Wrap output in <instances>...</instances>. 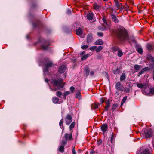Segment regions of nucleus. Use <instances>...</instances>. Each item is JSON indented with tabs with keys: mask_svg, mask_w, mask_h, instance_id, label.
<instances>
[{
	"mask_svg": "<svg viewBox=\"0 0 154 154\" xmlns=\"http://www.w3.org/2000/svg\"><path fill=\"white\" fill-rule=\"evenodd\" d=\"M98 107V105L97 104H95L94 105V108L95 109H97Z\"/></svg>",
	"mask_w": 154,
	"mask_h": 154,
	"instance_id": "nucleus-51",
	"label": "nucleus"
},
{
	"mask_svg": "<svg viewBox=\"0 0 154 154\" xmlns=\"http://www.w3.org/2000/svg\"><path fill=\"white\" fill-rule=\"evenodd\" d=\"M146 46L147 49L149 50H151L152 48V46L150 44H147Z\"/></svg>",
	"mask_w": 154,
	"mask_h": 154,
	"instance_id": "nucleus-40",
	"label": "nucleus"
},
{
	"mask_svg": "<svg viewBox=\"0 0 154 154\" xmlns=\"http://www.w3.org/2000/svg\"><path fill=\"white\" fill-rule=\"evenodd\" d=\"M95 152L94 151H91L90 152V154H94Z\"/></svg>",
	"mask_w": 154,
	"mask_h": 154,
	"instance_id": "nucleus-57",
	"label": "nucleus"
},
{
	"mask_svg": "<svg viewBox=\"0 0 154 154\" xmlns=\"http://www.w3.org/2000/svg\"><path fill=\"white\" fill-rule=\"evenodd\" d=\"M88 47V45H84L81 47V48L83 50H85L87 49Z\"/></svg>",
	"mask_w": 154,
	"mask_h": 154,
	"instance_id": "nucleus-38",
	"label": "nucleus"
},
{
	"mask_svg": "<svg viewBox=\"0 0 154 154\" xmlns=\"http://www.w3.org/2000/svg\"><path fill=\"white\" fill-rule=\"evenodd\" d=\"M103 48V47L102 46H99L97 48L95 51L96 52H99L100 51H101Z\"/></svg>",
	"mask_w": 154,
	"mask_h": 154,
	"instance_id": "nucleus-26",
	"label": "nucleus"
},
{
	"mask_svg": "<svg viewBox=\"0 0 154 154\" xmlns=\"http://www.w3.org/2000/svg\"><path fill=\"white\" fill-rule=\"evenodd\" d=\"M62 145H65V144L66 143V142L64 140H62Z\"/></svg>",
	"mask_w": 154,
	"mask_h": 154,
	"instance_id": "nucleus-53",
	"label": "nucleus"
},
{
	"mask_svg": "<svg viewBox=\"0 0 154 154\" xmlns=\"http://www.w3.org/2000/svg\"><path fill=\"white\" fill-rule=\"evenodd\" d=\"M104 1H107V0H103Z\"/></svg>",
	"mask_w": 154,
	"mask_h": 154,
	"instance_id": "nucleus-63",
	"label": "nucleus"
},
{
	"mask_svg": "<svg viewBox=\"0 0 154 154\" xmlns=\"http://www.w3.org/2000/svg\"><path fill=\"white\" fill-rule=\"evenodd\" d=\"M119 91H116V94H117L118 95H119Z\"/></svg>",
	"mask_w": 154,
	"mask_h": 154,
	"instance_id": "nucleus-58",
	"label": "nucleus"
},
{
	"mask_svg": "<svg viewBox=\"0 0 154 154\" xmlns=\"http://www.w3.org/2000/svg\"><path fill=\"white\" fill-rule=\"evenodd\" d=\"M97 34L99 37H102L103 36V34L102 32H98L97 33Z\"/></svg>",
	"mask_w": 154,
	"mask_h": 154,
	"instance_id": "nucleus-44",
	"label": "nucleus"
},
{
	"mask_svg": "<svg viewBox=\"0 0 154 154\" xmlns=\"http://www.w3.org/2000/svg\"><path fill=\"white\" fill-rule=\"evenodd\" d=\"M152 143V144L153 145V146L154 147V137L153 139Z\"/></svg>",
	"mask_w": 154,
	"mask_h": 154,
	"instance_id": "nucleus-59",
	"label": "nucleus"
},
{
	"mask_svg": "<svg viewBox=\"0 0 154 154\" xmlns=\"http://www.w3.org/2000/svg\"><path fill=\"white\" fill-rule=\"evenodd\" d=\"M121 5V4L119 3L117 1H115V6L117 8H120Z\"/></svg>",
	"mask_w": 154,
	"mask_h": 154,
	"instance_id": "nucleus-25",
	"label": "nucleus"
},
{
	"mask_svg": "<svg viewBox=\"0 0 154 154\" xmlns=\"http://www.w3.org/2000/svg\"><path fill=\"white\" fill-rule=\"evenodd\" d=\"M97 47L96 46H91L90 48L89 49L91 51H94L95 49H96Z\"/></svg>",
	"mask_w": 154,
	"mask_h": 154,
	"instance_id": "nucleus-37",
	"label": "nucleus"
},
{
	"mask_svg": "<svg viewBox=\"0 0 154 154\" xmlns=\"http://www.w3.org/2000/svg\"><path fill=\"white\" fill-rule=\"evenodd\" d=\"M111 49L114 53H116L117 52V54L119 57H121L123 55V53L119 47L114 46Z\"/></svg>",
	"mask_w": 154,
	"mask_h": 154,
	"instance_id": "nucleus-3",
	"label": "nucleus"
},
{
	"mask_svg": "<svg viewBox=\"0 0 154 154\" xmlns=\"http://www.w3.org/2000/svg\"><path fill=\"white\" fill-rule=\"evenodd\" d=\"M84 71L87 76L88 75L89 72V69L88 67H85L84 69Z\"/></svg>",
	"mask_w": 154,
	"mask_h": 154,
	"instance_id": "nucleus-23",
	"label": "nucleus"
},
{
	"mask_svg": "<svg viewBox=\"0 0 154 154\" xmlns=\"http://www.w3.org/2000/svg\"><path fill=\"white\" fill-rule=\"evenodd\" d=\"M83 33V30L81 28H79L76 29V33L78 35H81Z\"/></svg>",
	"mask_w": 154,
	"mask_h": 154,
	"instance_id": "nucleus-14",
	"label": "nucleus"
},
{
	"mask_svg": "<svg viewBox=\"0 0 154 154\" xmlns=\"http://www.w3.org/2000/svg\"><path fill=\"white\" fill-rule=\"evenodd\" d=\"M145 134L146 137L148 138L151 137L152 134V130L149 129L146 131V132H145Z\"/></svg>",
	"mask_w": 154,
	"mask_h": 154,
	"instance_id": "nucleus-9",
	"label": "nucleus"
},
{
	"mask_svg": "<svg viewBox=\"0 0 154 154\" xmlns=\"http://www.w3.org/2000/svg\"><path fill=\"white\" fill-rule=\"evenodd\" d=\"M100 101L101 104L103 103L104 101V100L103 99V98H101L100 100Z\"/></svg>",
	"mask_w": 154,
	"mask_h": 154,
	"instance_id": "nucleus-49",
	"label": "nucleus"
},
{
	"mask_svg": "<svg viewBox=\"0 0 154 154\" xmlns=\"http://www.w3.org/2000/svg\"><path fill=\"white\" fill-rule=\"evenodd\" d=\"M148 69V68L147 67H145L143 69V70L144 71H146Z\"/></svg>",
	"mask_w": 154,
	"mask_h": 154,
	"instance_id": "nucleus-50",
	"label": "nucleus"
},
{
	"mask_svg": "<svg viewBox=\"0 0 154 154\" xmlns=\"http://www.w3.org/2000/svg\"><path fill=\"white\" fill-rule=\"evenodd\" d=\"M144 71L143 70V69L141 70V71L139 73V74L140 75H141L142 74L143 72Z\"/></svg>",
	"mask_w": 154,
	"mask_h": 154,
	"instance_id": "nucleus-52",
	"label": "nucleus"
},
{
	"mask_svg": "<svg viewBox=\"0 0 154 154\" xmlns=\"http://www.w3.org/2000/svg\"><path fill=\"white\" fill-rule=\"evenodd\" d=\"M103 41L100 39L97 40L95 42V45H103Z\"/></svg>",
	"mask_w": 154,
	"mask_h": 154,
	"instance_id": "nucleus-15",
	"label": "nucleus"
},
{
	"mask_svg": "<svg viewBox=\"0 0 154 154\" xmlns=\"http://www.w3.org/2000/svg\"><path fill=\"white\" fill-rule=\"evenodd\" d=\"M75 125V123L74 122H72L69 126V128L70 130L73 128Z\"/></svg>",
	"mask_w": 154,
	"mask_h": 154,
	"instance_id": "nucleus-34",
	"label": "nucleus"
},
{
	"mask_svg": "<svg viewBox=\"0 0 154 154\" xmlns=\"http://www.w3.org/2000/svg\"><path fill=\"white\" fill-rule=\"evenodd\" d=\"M72 133H70L69 134L67 133H66L65 134L64 137L66 140H71L72 137Z\"/></svg>",
	"mask_w": 154,
	"mask_h": 154,
	"instance_id": "nucleus-11",
	"label": "nucleus"
},
{
	"mask_svg": "<svg viewBox=\"0 0 154 154\" xmlns=\"http://www.w3.org/2000/svg\"><path fill=\"white\" fill-rule=\"evenodd\" d=\"M71 13V10L68 9L67 11L66 14H70Z\"/></svg>",
	"mask_w": 154,
	"mask_h": 154,
	"instance_id": "nucleus-47",
	"label": "nucleus"
},
{
	"mask_svg": "<svg viewBox=\"0 0 154 154\" xmlns=\"http://www.w3.org/2000/svg\"><path fill=\"white\" fill-rule=\"evenodd\" d=\"M108 108H106V106H105V110L106 111L108 110Z\"/></svg>",
	"mask_w": 154,
	"mask_h": 154,
	"instance_id": "nucleus-61",
	"label": "nucleus"
},
{
	"mask_svg": "<svg viewBox=\"0 0 154 154\" xmlns=\"http://www.w3.org/2000/svg\"><path fill=\"white\" fill-rule=\"evenodd\" d=\"M92 55V54L91 53H88L87 54L83 56L81 59V60L83 61L85 60L86 59L88 58L89 56H91Z\"/></svg>",
	"mask_w": 154,
	"mask_h": 154,
	"instance_id": "nucleus-12",
	"label": "nucleus"
},
{
	"mask_svg": "<svg viewBox=\"0 0 154 154\" xmlns=\"http://www.w3.org/2000/svg\"><path fill=\"white\" fill-rule=\"evenodd\" d=\"M59 101V99L57 97H54L52 98L53 102L54 104H57Z\"/></svg>",
	"mask_w": 154,
	"mask_h": 154,
	"instance_id": "nucleus-18",
	"label": "nucleus"
},
{
	"mask_svg": "<svg viewBox=\"0 0 154 154\" xmlns=\"http://www.w3.org/2000/svg\"><path fill=\"white\" fill-rule=\"evenodd\" d=\"M76 97L79 100H80L81 99V96L80 91H78L77 92L76 94Z\"/></svg>",
	"mask_w": 154,
	"mask_h": 154,
	"instance_id": "nucleus-21",
	"label": "nucleus"
},
{
	"mask_svg": "<svg viewBox=\"0 0 154 154\" xmlns=\"http://www.w3.org/2000/svg\"><path fill=\"white\" fill-rule=\"evenodd\" d=\"M143 154H150V152L146 150H145L143 152Z\"/></svg>",
	"mask_w": 154,
	"mask_h": 154,
	"instance_id": "nucleus-41",
	"label": "nucleus"
},
{
	"mask_svg": "<svg viewBox=\"0 0 154 154\" xmlns=\"http://www.w3.org/2000/svg\"><path fill=\"white\" fill-rule=\"evenodd\" d=\"M141 66L140 65L136 64L134 66V69L136 70V72H137L140 70Z\"/></svg>",
	"mask_w": 154,
	"mask_h": 154,
	"instance_id": "nucleus-20",
	"label": "nucleus"
},
{
	"mask_svg": "<svg viewBox=\"0 0 154 154\" xmlns=\"http://www.w3.org/2000/svg\"><path fill=\"white\" fill-rule=\"evenodd\" d=\"M110 141L112 143H113L114 141V137L113 136H112L111 137Z\"/></svg>",
	"mask_w": 154,
	"mask_h": 154,
	"instance_id": "nucleus-46",
	"label": "nucleus"
},
{
	"mask_svg": "<svg viewBox=\"0 0 154 154\" xmlns=\"http://www.w3.org/2000/svg\"><path fill=\"white\" fill-rule=\"evenodd\" d=\"M41 42L42 44L41 45V47L43 49H46L47 48L48 46L50 45L49 42L48 41H46L43 39H42L41 41L39 40L38 42Z\"/></svg>",
	"mask_w": 154,
	"mask_h": 154,
	"instance_id": "nucleus-5",
	"label": "nucleus"
},
{
	"mask_svg": "<svg viewBox=\"0 0 154 154\" xmlns=\"http://www.w3.org/2000/svg\"><path fill=\"white\" fill-rule=\"evenodd\" d=\"M62 82V79H59L58 80L56 79L53 80L51 82V83L54 85L58 87V88L57 89L54 88L53 89L50 87V88L52 91H56L57 90H60V88H63L64 86V85L63 84H61Z\"/></svg>",
	"mask_w": 154,
	"mask_h": 154,
	"instance_id": "nucleus-2",
	"label": "nucleus"
},
{
	"mask_svg": "<svg viewBox=\"0 0 154 154\" xmlns=\"http://www.w3.org/2000/svg\"><path fill=\"white\" fill-rule=\"evenodd\" d=\"M87 42L89 43L91 42L93 40V37L91 34H89L87 36Z\"/></svg>",
	"mask_w": 154,
	"mask_h": 154,
	"instance_id": "nucleus-13",
	"label": "nucleus"
},
{
	"mask_svg": "<svg viewBox=\"0 0 154 154\" xmlns=\"http://www.w3.org/2000/svg\"><path fill=\"white\" fill-rule=\"evenodd\" d=\"M63 121L62 119L59 122V125L60 128H63Z\"/></svg>",
	"mask_w": 154,
	"mask_h": 154,
	"instance_id": "nucleus-30",
	"label": "nucleus"
},
{
	"mask_svg": "<svg viewBox=\"0 0 154 154\" xmlns=\"http://www.w3.org/2000/svg\"><path fill=\"white\" fill-rule=\"evenodd\" d=\"M64 145H62L60 147L59 150L60 152H62L64 151Z\"/></svg>",
	"mask_w": 154,
	"mask_h": 154,
	"instance_id": "nucleus-32",
	"label": "nucleus"
},
{
	"mask_svg": "<svg viewBox=\"0 0 154 154\" xmlns=\"http://www.w3.org/2000/svg\"><path fill=\"white\" fill-rule=\"evenodd\" d=\"M137 85L138 88H142L144 86V85L142 84H138Z\"/></svg>",
	"mask_w": 154,
	"mask_h": 154,
	"instance_id": "nucleus-36",
	"label": "nucleus"
},
{
	"mask_svg": "<svg viewBox=\"0 0 154 154\" xmlns=\"http://www.w3.org/2000/svg\"><path fill=\"white\" fill-rule=\"evenodd\" d=\"M113 20L116 23H118L119 22L117 18L115 16L113 15L112 17Z\"/></svg>",
	"mask_w": 154,
	"mask_h": 154,
	"instance_id": "nucleus-27",
	"label": "nucleus"
},
{
	"mask_svg": "<svg viewBox=\"0 0 154 154\" xmlns=\"http://www.w3.org/2000/svg\"><path fill=\"white\" fill-rule=\"evenodd\" d=\"M126 78V75L125 73H123L120 76V80L121 81L125 80Z\"/></svg>",
	"mask_w": 154,
	"mask_h": 154,
	"instance_id": "nucleus-16",
	"label": "nucleus"
},
{
	"mask_svg": "<svg viewBox=\"0 0 154 154\" xmlns=\"http://www.w3.org/2000/svg\"><path fill=\"white\" fill-rule=\"evenodd\" d=\"M150 94H154V88H152L150 89Z\"/></svg>",
	"mask_w": 154,
	"mask_h": 154,
	"instance_id": "nucleus-42",
	"label": "nucleus"
},
{
	"mask_svg": "<svg viewBox=\"0 0 154 154\" xmlns=\"http://www.w3.org/2000/svg\"><path fill=\"white\" fill-rule=\"evenodd\" d=\"M93 17V13H89L87 15V18L88 20H91Z\"/></svg>",
	"mask_w": 154,
	"mask_h": 154,
	"instance_id": "nucleus-19",
	"label": "nucleus"
},
{
	"mask_svg": "<svg viewBox=\"0 0 154 154\" xmlns=\"http://www.w3.org/2000/svg\"><path fill=\"white\" fill-rule=\"evenodd\" d=\"M33 26L34 27H35L38 26V24L36 23L35 24H34L33 23H32Z\"/></svg>",
	"mask_w": 154,
	"mask_h": 154,
	"instance_id": "nucleus-55",
	"label": "nucleus"
},
{
	"mask_svg": "<svg viewBox=\"0 0 154 154\" xmlns=\"http://www.w3.org/2000/svg\"><path fill=\"white\" fill-rule=\"evenodd\" d=\"M115 33L119 40L121 41H129V35L126 30L123 27H121L115 31Z\"/></svg>",
	"mask_w": 154,
	"mask_h": 154,
	"instance_id": "nucleus-1",
	"label": "nucleus"
},
{
	"mask_svg": "<svg viewBox=\"0 0 154 154\" xmlns=\"http://www.w3.org/2000/svg\"><path fill=\"white\" fill-rule=\"evenodd\" d=\"M78 152H81V150H79L78 151Z\"/></svg>",
	"mask_w": 154,
	"mask_h": 154,
	"instance_id": "nucleus-62",
	"label": "nucleus"
},
{
	"mask_svg": "<svg viewBox=\"0 0 154 154\" xmlns=\"http://www.w3.org/2000/svg\"><path fill=\"white\" fill-rule=\"evenodd\" d=\"M125 92L126 93H129L130 91V90L128 88V89H126L125 90Z\"/></svg>",
	"mask_w": 154,
	"mask_h": 154,
	"instance_id": "nucleus-56",
	"label": "nucleus"
},
{
	"mask_svg": "<svg viewBox=\"0 0 154 154\" xmlns=\"http://www.w3.org/2000/svg\"><path fill=\"white\" fill-rule=\"evenodd\" d=\"M26 38H27V39H28V36H27Z\"/></svg>",
	"mask_w": 154,
	"mask_h": 154,
	"instance_id": "nucleus-64",
	"label": "nucleus"
},
{
	"mask_svg": "<svg viewBox=\"0 0 154 154\" xmlns=\"http://www.w3.org/2000/svg\"><path fill=\"white\" fill-rule=\"evenodd\" d=\"M93 8L97 11H99L100 10V6L96 3H94L93 5Z\"/></svg>",
	"mask_w": 154,
	"mask_h": 154,
	"instance_id": "nucleus-17",
	"label": "nucleus"
},
{
	"mask_svg": "<svg viewBox=\"0 0 154 154\" xmlns=\"http://www.w3.org/2000/svg\"><path fill=\"white\" fill-rule=\"evenodd\" d=\"M66 67L65 65H62L59 68V72L61 73H64L66 70Z\"/></svg>",
	"mask_w": 154,
	"mask_h": 154,
	"instance_id": "nucleus-8",
	"label": "nucleus"
},
{
	"mask_svg": "<svg viewBox=\"0 0 154 154\" xmlns=\"http://www.w3.org/2000/svg\"><path fill=\"white\" fill-rule=\"evenodd\" d=\"M119 69H117L116 70L114 71L113 73L115 74H119Z\"/></svg>",
	"mask_w": 154,
	"mask_h": 154,
	"instance_id": "nucleus-43",
	"label": "nucleus"
},
{
	"mask_svg": "<svg viewBox=\"0 0 154 154\" xmlns=\"http://www.w3.org/2000/svg\"><path fill=\"white\" fill-rule=\"evenodd\" d=\"M66 124L67 125H69L72 121V118L69 114L67 115L65 119Z\"/></svg>",
	"mask_w": 154,
	"mask_h": 154,
	"instance_id": "nucleus-7",
	"label": "nucleus"
},
{
	"mask_svg": "<svg viewBox=\"0 0 154 154\" xmlns=\"http://www.w3.org/2000/svg\"><path fill=\"white\" fill-rule=\"evenodd\" d=\"M127 99V97L126 96H124L123 98L122 99L121 104V105H122L126 101V99Z\"/></svg>",
	"mask_w": 154,
	"mask_h": 154,
	"instance_id": "nucleus-28",
	"label": "nucleus"
},
{
	"mask_svg": "<svg viewBox=\"0 0 154 154\" xmlns=\"http://www.w3.org/2000/svg\"><path fill=\"white\" fill-rule=\"evenodd\" d=\"M118 105L117 104H114L112 107V109L113 110H114L115 109L118 107Z\"/></svg>",
	"mask_w": 154,
	"mask_h": 154,
	"instance_id": "nucleus-29",
	"label": "nucleus"
},
{
	"mask_svg": "<svg viewBox=\"0 0 154 154\" xmlns=\"http://www.w3.org/2000/svg\"><path fill=\"white\" fill-rule=\"evenodd\" d=\"M106 108H109L110 106V103L109 100H108L106 102Z\"/></svg>",
	"mask_w": 154,
	"mask_h": 154,
	"instance_id": "nucleus-39",
	"label": "nucleus"
},
{
	"mask_svg": "<svg viewBox=\"0 0 154 154\" xmlns=\"http://www.w3.org/2000/svg\"><path fill=\"white\" fill-rule=\"evenodd\" d=\"M116 88L120 91H123L124 88L122 85L119 82H117L116 85Z\"/></svg>",
	"mask_w": 154,
	"mask_h": 154,
	"instance_id": "nucleus-6",
	"label": "nucleus"
},
{
	"mask_svg": "<svg viewBox=\"0 0 154 154\" xmlns=\"http://www.w3.org/2000/svg\"><path fill=\"white\" fill-rule=\"evenodd\" d=\"M70 92L69 91H66L64 92V93H63V98L64 99H66V96L69 94H70Z\"/></svg>",
	"mask_w": 154,
	"mask_h": 154,
	"instance_id": "nucleus-24",
	"label": "nucleus"
},
{
	"mask_svg": "<svg viewBox=\"0 0 154 154\" xmlns=\"http://www.w3.org/2000/svg\"><path fill=\"white\" fill-rule=\"evenodd\" d=\"M46 64L43 69L44 74L45 75L48 73V69L52 66L53 65L52 62L50 61L46 60Z\"/></svg>",
	"mask_w": 154,
	"mask_h": 154,
	"instance_id": "nucleus-4",
	"label": "nucleus"
},
{
	"mask_svg": "<svg viewBox=\"0 0 154 154\" xmlns=\"http://www.w3.org/2000/svg\"><path fill=\"white\" fill-rule=\"evenodd\" d=\"M137 51L140 54H141L143 52V50L141 48H139L137 49Z\"/></svg>",
	"mask_w": 154,
	"mask_h": 154,
	"instance_id": "nucleus-33",
	"label": "nucleus"
},
{
	"mask_svg": "<svg viewBox=\"0 0 154 154\" xmlns=\"http://www.w3.org/2000/svg\"><path fill=\"white\" fill-rule=\"evenodd\" d=\"M45 81L46 82H48V79L46 78L45 79Z\"/></svg>",
	"mask_w": 154,
	"mask_h": 154,
	"instance_id": "nucleus-60",
	"label": "nucleus"
},
{
	"mask_svg": "<svg viewBox=\"0 0 154 154\" xmlns=\"http://www.w3.org/2000/svg\"><path fill=\"white\" fill-rule=\"evenodd\" d=\"M94 74V72L93 71H91L90 72V74L91 75H93Z\"/></svg>",
	"mask_w": 154,
	"mask_h": 154,
	"instance_id": "nucleus-54",
	"label": "nucleus"
},
{
	"mask_svg": "<svg viewBox=\"0 0 154 154\" xmlns=\"http://www.w3.org/2000/svg\"><path fill=\"white\" fill-rule=\"evenodd\" d=\"M75 88H74L73 86H71L70 88V90L71 91L72 93H73Z\"/></svg>",
	"mask_w": 154,
	"mask_h": 154,
	"instance_id": "nucleus-45",
	"label": "nucleus"
},
{
	"mask_svg": "<svg viewBox=\"0 0 154 154\" xmlns=\"http://www.w3.org/2000/svg\"><path fill=\"white\" fill-rule=\"evenodd\" d=\"M62 94L61 92L58 91L56 92V95L59 97H61V96Z\"/></svg>",
	"mask_w": 154,
	"mask_h": 154,
	"instance_id": "nucleus-31",
	"label": "nucleus"
},
{
	"mask_svg": "<svg viewBox=\"0 0 154 154\" xmlns=\"http://www.w3.org/2000/svg\"><path fill=\"white\" fill-rule=\"evenodd\" d=\"M72 152L73 154H76V151H75V148H73L72 150Z\"/></svg>",
	"mask_w": 154,
	"mask_h": 154,
	"instance_id": "nucleus-48",
	"label": "nucleus"
},
{
	"mask_svg": "<svg viewBox=\"0 0 154 154\" xmlns=\"http://www.w3.org/2000/svg\"><path fill=\"white\" fill-rule=\"evenodd\" d=\"M108 126L106 124H103L101 127V131L104 134L107 131Z\"/></svg>",
	"mask_w": 154,
	"mask_h": 154,
	"instance_id": "nucleus-10",
	"label": "nucleus"
},
{
	"mask_svg": "<svg viewBox=\"0 0 154 154\" xmlns=\"http://www.w3.org/2000/svg\"><path fill=\"white\" fill-rule=\"evenodd\" d=\"M148 58L149 60L152 62H154V58L152 57V56H148Z\"/></svg>",
	"mask_w": 154,
	"mask_h": 154,
	"instance_id": "nucleus-35",
	"label": "nucleus"
},
{
	"mask_svg": "<svg viewBox=\"0 0 154 154\" xmlns=\"http://www.w3.org/2000/svg\"><path fill=\"white\" fill-rule=\"evenodd\" d=\"M103 22L105 23L107 26L106 27H105V29H109V26L107 25V23H106V20L105 18V17H103Z\"/></svg>",
	"mask_w": 154,
	"mask_h": 154,
	"instance_id": "nucleus-22",
	"label": "nucleus"
}]
</instances>
